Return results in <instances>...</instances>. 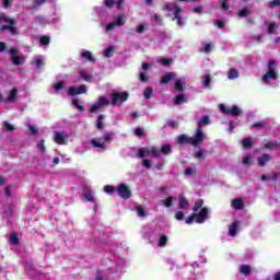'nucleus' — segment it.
<instances>
[{
  "label": "nucleus",
  "instance_id": "48",
  "mask_svg": "<svg viewBox=\"0 0 280 280\" xmlns=\"http://www.w3.org/2000/svg\"><path fill=\"white\" fill-rule=\"evenodd\" d=\"M205 89H211V75L207 74L203 80Z\"/></svg>",
  "mask_w": 280,
  "mask_h": 280
},
{
  "label": "nucleus",
  "instance_id": "13",
  "mask_svg": "<svg viewBox=\"0 0 280 280\" xmlns=\"http://www.w3.org/2000/svg\"><path fill=\"white\" fill-rule=\"evenodd\" d=\"M19 95V90H16V88H13L8 97L5 100H3L4 103H8L10 102L11 104H14V102H16V97Z\"/></svg>",
  "mask_w": 280,
  "mask_h": 280
},
{
  "label": "nucleus",
  "instance_id": "7",
  "mask_svg": "<svg viewBox=\"0 0 280 280\" xmlns=\"http://www.w3.org/2000/svg\"><path fill=\"white\" fill-rule=\"evenodd\" d=\"M9 54L11 56L12 65H14V67H21V65H23L21 57H19V49L10 48Z\"/></svg>",
  "mask_w": 280,
  "mask_h": 280
},
{
  "label": "nucleus",
  "instance_id": "6",
  "mask_svg": "<svg viewBox=\"0 0 280 280\" xmlns=\"http://www.w3.org/2000/svg\"><path fill=\"white\" fill-rule=\"evenodd\" d=\"M88 91L86 86L84 84H81L79 85L78 88L77 86H70L68 89V95L70 97H75V95H82V94H85Z\"/></svg>",
  "mask_w": 280,
  "mask_h": 280
},
{
  "label": "nucleus",
  "instance_id": "39",
  "mask_svg": "<svg viewBox=\"0 0 280 280\" xmlns=\"http://www.w3.org/2000/svg\"><path fill=\"white\" fill-rule=\"evenodd\" d=\"M183 12V9L178 5L174 7V19L173 21H176L177 19H183V16H180V13Z\"/></svg>",
  "mask_w": 280,
  "mask_h": 280
},
{
  "label": "nucleus",
  "instance_id": "63",
  "mask_svg": "<svg viewBox=\"0 0 280 280\" xmlns=\"http://www.w3.org/2000/svg\"><path fill=\"white\" fill-rule=\"evenodd\" d=\"M37 149L42 152H45V140H39V142L37 143Z\"/></svg>",
  "mask_w": 280,
  "mask_h": 280
},
{
  "label": "nucleus",
  "instance_id": "53",
  "mask_svg": "<svg viewBox=\"0 0 280 280\" xmlns=\"http://www.w3.org/2000/svg\"><path fill=\"white\" fill-rule=\"evenodd\" d=\"M55 91H62L65 89V81H59L54 85Z\"/></svg>",
  "mask_w": 280,
  "mask_h": 280
},
{
  "label": "nucleus",
  "instance_id": "46",
  "mask_svg": "<svg viewBox=\"0 0 280 280\" xmlns=\"http://www.w3.org/2000/svg\"><path fill=\"white\" fill-rule=\"evenodd\" d=\"M139 80H140V82L148 83V82H150V77H148V74L145 72H140Z\"/></svg>",
  "mask_w": 280,
  "mask_h": 280
},
{
  "label": "nucleus",
  "instance_id": "36",
  "mask_svg": "<svg viewBox=\"0 0 280 280\" xmlns=\"http://www.w3.org/2000/svg\"><path fill=\"white\" fill-rule=\"evenodd\" d=\"M2 127L4 128V130H5L7 132H14V131L16 130V128H14L13 125L10 124L8 120H4V121L2 122Z\"/></svg>",
  "mask_w": 280,
  "mask_h": 280
},
{
  "label": "nucleus",
  "instance_id": "64",
  "mask_svg": "<svg viewBox=\"0 0 280 280\" xmlns=\"http://www.w3.org/2000/svg\"><path fill=\"white\" fill-rule=\"evenodd\" d=\"M170 128H178V120H168Z\"/></svg>",
  "mask_w": 280,
  "mask_h": 280
},
{
  "label": "nucleus",
  "instance_id": "28",
  "mask_svg": "<svg viewBox=\"0 0 280 280\" xmlns=\"http://www.w3.org/2000/svg\"><path fill=\"white\" fill-rule=\"evenodd\" d=\"M150 154V149L148 147H142L138 150V158L139 159H145Z\"/></svg>",
  "mask_w": 280,
  "mask_h": 280
},
{
  "label": "nucleus",
  "instance_id": "21",
  "mask_svg": "<svg viewBox=\"0 0 280 280\" xmlns=\"http://www.w3.org/2000/svg\"><path fill=\"white\" fill-rule=\"evenodd\" d=\"M178 200V209H187V207H189V200H187L184 195H179Z\"/></svg>",
  "mask_w": 280,
  "mask_h": 280
},
{
  "label": "nucleus",
  "instance_id": "9",
  "mask_svg": "<svg viewBox=\"0 0 280 280\" xmlns=\"http://www.w3.org/2000/svg\"><path fill=\"white\" fill-rule=\"evenodd\" d=\"M177 143L178 145H194V138L185 133H182L177 138Z\"/></svg>",
  "mask_w": 280,
  "mask_h": 280
},
{
  "label": "nucleus",
  "instance_id": "19",
  "mask_svg": "<svg viewBox=\"0 0 280 280\" xmlns=\"http://www.w3.org/2000/svg\"><path fill=\"white\" fill-rule=\"evenodd\" d=\"M174 89H175V91H177L178 93L185 92V91H186V88H185V80L177 79V80L175 81Z\"/></svg>",
  "mask_w": 280,
  "mask_h": 280
},
{
  "label": "nucleus",
  "instance_id": "35",
  "mask_svg": "<svg viewBox=\"0 0 280 280\" xmlns=\"http://www.w3.org/2000/svg\"><path fill=\"white\" fill-rule=\"evenodd\" d=\"M149 154H151V156L154 159H159V156H161V150H159L156 147H151L149 149Z\"/></svg>",
  "mask_w": 280,
  "mask_h": 280
},
{
  "label": "nucleus",
  "instance_id": "60",
  "mask_svg": "<svg viewBox=\"0 0 280 280\" xmlns=\"http://www.w3.org/2000/svg\"><path fill=\"white\" fill-rule=\"evenodd\" d=\"M103 139H104L105 143H110L113 141V133H105L103 136Z\"/></svg>",
  "mask_w": 280,
  "mask_h": 280
},
{
  "label": "nucleus",
  "instance_id": "52",
  "mask_svg": "<svg viewBox=\"0 0 280 280\" xmlns=\"http://www.w3.org/2000/svg\"><path fill=\"white\" fill-rule=\"evenodd\" d=\"M248 14H250V11L248 9H242L240 12H238V16L241 19H244L246 16H248Z\"/></svg>",
  "mask_w": 280,
  "mask_h": 280
},
{
  "label": "nucleus",
  "instance_id": "58",
  "mask_svg": "<svg viewBox=\"0 0 280 280\" xmlns=\"http://www.w3.org/2000/svg\"><path fill=\"white\" fill-rule=\"evenodd\" d=\"M126 24V21H124V18H121V16H118L117 19H116V21L114 22V25L115 26H121V25H125Z\"/></svg>",
  "mask_w": 280,
  "mask_h": 280
},
{
  "label": "nucleus",
  "instance_id": "32",
  "mask_svg": "<svg viewBox=\"0 0 280 280\" xmlns=\"http://www.w3.org/2000/svg\"><path fill=\"white\" fill-rule=\"evenodd\" d=\"M160 152H161L164 156H167V154H172V145H171V144H164V145H162Z\"/></svg>",
  "mask_w": 280,
  "mask_h": 280
},
{
  "label": "nucleus",
  "instance_id": "20",
  "mask_svg": "<svg viewBox=\"0 0 280 280\" xmlns=\"http://www.w3.org/2000/svg\"><path fill=\"white\" fill-rule=\"evenodd\" d=\"M270 161V154L265 153L258 158V165L259 167H266V164Z\"/></svg>",
  "mask_w": 280,
  "mask_h": 280
},
{
  "label": "nucleus",
  "instance_id": "23",
  "mask_svg": "<svg viewBox=\"0 0 280 280\" xmlns=\"http://www.w3.org/2000/svg\"><path fill=\"white\" fill-rule=\"evenodd\" d=\"M43 3H47V0H34L32 7H27V10H33V12H36Z\"/></svg>",
  "mask_w": 280,
  "mask_h": 280
},
{
  "label": "nucleus",
  "instance_id": "16",
  "mask_svg": "<svg viewBox=\"0 0 280 280\" xmlns=\"http://www.w3.org/2000/svg\"><path fill=\"white\" fill-rule=\"evenodd\" d=\"M173 104L175 106H180L187 104V96L185 94H178L173 98Z\"/></svg>",
  "mask_w": 280,
  "mask_h": 280
},
{
  "label": "nucleus",
  "instance_id": "49",
  "mask_svg": "<svg viewBox=\"0 0 280 280\" xmlns=\"http://www.w3.org/2000/svg\"><path fill=\"white\" fill-rule=\"evenodd\" d=\"M229 1L230 0H221V10H224V12H226L231 9Z\"/></svg>",
  "mask_w": 280,
  "mask_h": 280
},
{
  "label": "nucleus",
  "instance_id": "4",
  "mask_svg": "<svg viewBox=\"0 0 280 280\" xmlns=\"http://www.w3.org/2000/svg\"><path fill=\"white\" fill-rule=\"evenodd\" d=\"M116 191L119 198H122V200L132 198V190H130V187H128L126 184H119L116 188Z\"/></svg>",
  "mask_w": 280,
  "mask_h": 280
},
{
  "label": "nucleus",
  "instance_id": "55",
  "mask_svg": "<svg viewBox=\"0 0 280 280\" xmlns=\"http://www.w3.org/2000/svg\"><path fill=\"white\" fill-rule=\"evenodd\" d=\"M160 62L163 65V67H170V65H172V59L162 58V59H160Z\"/></svg>",
  "mask_w": 280,
  "mask_h": 280
},
{
  "label": "nucleus",
  "instance_id": "25",
  "mask_svg": "<svg viewBox=\"0 0 280 280\" xmlns=\"http://www.w3.org/2000/svg\"><path fill=\"white\" fill-rule=\"evenodd\" d=\"M209 124H211V118H209V116H202L197 126L198 128H202V126H209Z\"/></svg>",
  "mask_w": 280,
  "mask_h": 280
},
{
  "label": "nucleus",
  "instance_id": "14",
  "mask_svg": "<svg viewBox=\"0 0 280 280\" xmlns=\"http://www.w3.org/2000/svg\"><path fill=\"white\" fill-rule=\"evenodd\" d=\"M83 197L88 202H95V198H93V190L89 186H83Z\"/></svg>",
  "mask_w": 280,
  "mask_h": 280
},
{
  "label": "nucleus",
  "instance_id": "15",
  "mask_svg": "<svg viewBox=\"0 0 280 280\" xmlns=\"http://www.w3.org/2000/svg\"><path fill=\"white\" fill-rule=\"evenodd\" d=\"M81 58H84L86 62H91L92 65H95L96 59L93 57V52L91 50H84L80 54Z\"/></svg>",
  "mask_w": 280,
  "mask_h": 280
},
{
  "label": "nucleus",
  "instance_id": "41",
  "mask_svg": "<svg viewBox=\"0 0 280 280\" xmlns=\"http://www.w3.org/2000/svg\"><path fill=\"white\" fill-rule=\"evenodd\" d=\"M136 211L139 218H145V215H148L145 214V209L142 206H137Z\"/></svg>",
  "mask_w": 280,
  "mask_h": 280
},
{
  "label": "nucleus",
  "instance_id": "42",
  "mask_svg": "<svg viewBox=\"0 0 280 280\" xmlns=\"http://www.w3.org/2000/svg\"><path fill=\"white\" fill-rule=\"evenodd\" d=\"M97 103L101 106H110V101H108V98H106L104 96H100Z\"/></svg>",
  "mask_w": 280,
  "mask_h": 280
},
{
  "label": "nucleus",
  "instance_id": "43",
  "mask_svg": "<svg viewBox=\"0 0 280 280\" xmlns=\"http://www.w3.org/2000/svg\"><path fill=\"white\" fill-rule=\"evenodd\" d=\"M152 93H153V89L152 86H148L145 90H144V100H150L152 97Z\"/></svg>",
  "mask_w": 280,
  "mask_h": 280
},
{
  "label": "nucleus",
  "instance_id": "59",
  "mask_svg": "<svg viewBox=\"0 0 280 280\" xmlns=\"http://www.w3.org/2000/svg\"><path fill=\"white\" fill-rule=\"evenodd\" d=\"M195 159H199L200 161H205L206 156H205V153H202V150H199L195 153Z\"/></svg>",
  "mask_w": 280,
  "mask_h": 280
},
{
  "label": "nucleus",
  "instance_id": "10",
  "mask_svg": "<svg viewBox=\"0 0 280 280\" xmlns=\"http://www.w3.org/2000/svg\"><path fill=\"white\" fill-rule=\"evenodd\" d=\"M207 215H209V209L208 208H201L199 213H196L197 224H205V221L207 220Z\"/></svg>",
  "mask_w": 280,
  "mask_h": 280
},
{
  "label": "nucleus",
  "instance_id": "51",
  "mask_svg": "<svg viewBox=\"0 0 280 280\" xmlns=\"http://www.w3.org/2000/svg\"><path fill=\"white\" fill-rule=\"evenodd\" d=\"M277 27H279L277 24L270 23L267 28V34H275V30H277Z\"/></svg>",
  "mask_w": 280,
  "mask_h": 280
},
{
  "label": "nucleus",
  "instance_id": "56",
  "mask_svg": "<svg viewBox=\"0 0 280 280\" xmlns=\"http://www.w3.org/2000/svg\"><path fill=\"white\" fill-rule=\"evenodd\" d=\"M102 108V106L98 103H95L91 106L90 113H97Z\"/></svg>",
  "mask_w": 280,
  "mask_h": 280
},
{
  "label": "nucleus",
  "instance_id": "62",
  "mask_svg": "<svg viewBox=\"0 0 280 280\" xmlns=\"http://www.w3.org/2000/svg\"><path fill=\"white\" fill-rule=\"evenodd\" d=\"M115 3H117V1H115V0H104V5L106 8H113L115 5Z\"/></svg>",
  "mask_w": 280,
  "mask_h": 280
},
{
  "label": "nucleus",
  "instance_id": "34",
  "mask_svg": "<svg viewBox=\"0 0 280 280\" xmlns=\"http://www.w3.org/2000/svg\"><path fill=\"white\" fill-rule=\"evenodd\" d=\"M167 235H161L158 242V246L160 248H165V246H167Z\"/></svg>",
  "mask_w": 280,
  "mask_h": 280
},
{
  "label": "nucleus",
  "instance_id": "37",
  "mask_svg": "<svg viewBox=\"0 0 280 280\" xmlns=\"http://www.w3.org/2000/svg\"><path fill=\"white\" fill-rule=\"evenodd\" d=\"M240 72L237 71V69L231 68L229 73H228V78L229 80H235L236 78H238Z\"/></svg>",
  "mask_w": 280,
  "mask_h": 280
},
{
  "label": "nucleus",
  "instance_id": "40",
  "mask_svg": "<svg viewBox=\"0 0 280 280\" xmlns=\"http://www.w3.org/2000/svg\"><path fill=\"white\" fill-rule=\"evenodd\" d=\"M103 191L105 194H115V191H117V188H115V186L105 185Z\"/></svg>",
  "mask_w": 280,
  "mask_h": 280
},
{
  "label": "nucleus",
  "instance_id": "26",
  "mask_svg": "<svg viewBox=\"0 0 280 280\" xmlns=\"http://www.w3.org/2000/svg\"><path fill=\"white\" fill-rule=\"evenodd\" d=\"M80 78L84 80V82H93L95 80L93 74H89L86 71H81Z\"/></svg>",
  "mask_w": 280,
  "mask_h": 280
},
{
  "label": "nucleus",
  "instance_id": "18",
  "mask_svg": "<svg viewBox=\"0 0 280 280\" xmlns=\"http://www.w3.org/2000/svg\"><path fill=\"white\" fill-rule=\"evenodd\" d=\"M240 228V221H234L230 226H229V235L230 237H235L237 235V229Z\"/></svg>",
  "mask_w": 280,
  "mask_h": 280
},
{
  "label": "nucleus",
  "instance_id": "33",
  "mask_svg": "<svg viewBox=\"0 0 280 280\" xmlns=\"http://www.w3.org/2000/svg\"><path fill=\"white\" fill-rule=\"evenodd\" d=\"M114 54H115V47L109 46V47H107V48L104 50L103 56H104L105 58H113Z\"/></svg>",
  "mask_w": 280,
  "mask_h": 280
},
{
  "label": "nucleus",
  "instance_id": "27",
  "mask_svg": "<svg viewBox=\"0 0 280 280\" xmlns=\"http://www.w3.org/2000/svg\"><path fill=\"white\" fill-rule=\"evenodd\" d=\"M240 272H241V275H245V277H248V275H250V272H253V269H250V266H248V265H241Z\"/></svg>",
  "mask_w": 280,
  "mask_h": 280
},
{
  "label": "nucleus",
  "instance_id": "11",
  "mask_svg": "<svg viewBox=\"0 0 280 280\" xmlns=\"http://www.w3.org/2000/svg\"><path fill=\"white\" fill-rule=\"evenodd\" d=\"M232 209H235V211H244V199L242 198H235L231 202Z\"/></svg>",
  "mask_w": 280,
  "mask_h": 280
},
{
  "label": "nucleus",
  "instance_id": "54",
  "mask_svg": "<svg viewBox=\"0 0 280 280\" xmlns=\"http://www.w3.org/2000/svg\"><path fill=\"white\" fill-rule=\"evenodd\" d=\"M269 8L272 10L275 8H280V0H272L269 2Z\"/></svg>",
  "mask_w": 280,
  "mask_h": 280
},
{
  "label": "nucleus",
  "instance_id": "38",
  "mask_svg": "<svg viewBox=\"0 0 280 280\" xmlns=\"http://www.w3.org/2000/svg\"><path fill=\"white\" fill-rule=\"evenodd\" d=\"M202 205H205V200H202V199L197 200L192 208L194 213H198V211H200V209H202Z\"/></svg>",
  "mask_w": 280,
  "mask_h": 280
},
{
  "label": "nucleus",
  "instance_id": "5",
  "mask_svg": "<svg viewBox=\"0 0 280 280\" xmlns=\"http://www.w3.org/2000/svg\"><path fill=\"white\" fill-rule=\"evenodd\" d=\"M54 141L57 145H67V143H69V136L65 131H56Z\"/></svg>",
  "mask_w": 280,
  "mask_h": 280
},
{
  "label": "nucleus",
  "instance_id": "1",
  "mask_svg": "<svg viewBox=\"0 0 280 280\" xmlns=\"http://www.w3.org/2000/svg\"><path fill=\"white\" fill-rule=\"evenodd\" d=\"M267 69V73L262 75V82L266 84H268L270 80H277V71H275L277 69V61L275 59L269 60Z\"/></svg>",
  "mask_w": 280,
  "mask_h": 280
},
{
  "label": "nucleus",
  "instance_id": "17",
  "mask_svg": "<svg viewBox=\"0 0 280 280\" xmlns=\"http://www.w3.org/2000/svg\"><path fill=\"white\" fill-rule=\"evenodd\" d=\"M1 23H9V25H16V20L14 18H8L5 13H0V25Z\"/></svg>",
  "mask_w": 280,
  "mask_h": 280
},
{
  "label": "nucleus",
  "instance_id": "61",
  "mask_svg": "<svg viewBox=\"0 0 280 280\" xmlns=\"http://www.w3.org/2000/svg\"><path fill=\"white\" fill-rule=\"evenodd\" d=\"M194 220H196V212L191 213L187 219H186V224H194Z\"/></svg>",
  "mask_w": 280,
  "mask_h": 280
},
{
  "label": "nucleus",
  "instance_id": "29",
  "mask_svg": "<svg viewBox=\"0 0 280 280\" xmlns=\"http://www.w3.org/2000/svg\"><path fill=\"white\" fill-rule=\"evenodd\" d=\"M91 144L93 145V148H98L101 150H106V142H100L96 139H92Z\"/></svg>",
  "mask_w": 280,
  "mask_h": 280
},
{
  "label": "nucleus",
  "instance_id": "8",
  "mask_svg": "<svg viewBox=\"0 0 280 280\" xmlns=\"http://www.w3.org/2000/svg\"><path fill=\"white\" fill-rule=\"evenodd\" d=\"M202 141H205V133L202 132V129L198 127L195 133V138H192L194 148H198Z\"/></svg>",
  "mask_w": 280,
  "mask_h": 280
},
{
  "label": "nucleus",
  "instance_id": "3",
  "mask_svg": "<svg viewBox=\"0 0 280 280\" xmlns=\"http://www.w3.org/2000/svg\"><path fill=\"white\" fill-rule=\"evenodd\" d=\"M128 97H130V94L128 92H116L112 94V101L110 104L112 106H121L124 102H128Z\"/></svg>",
  "mask_w": 280,
  "mask_h": 280
},
{
  "label": "nucleus",
  "instance_id": "22",
  "mask_svg": "<svg viewBox=\"0 0 280 280\" xmlns=\"http://www.w3.org/2000/svg\"><path fill=\"white\" fill-rule=\"evenodd\" d=\"M104 119H106V116H104V114L98 115L97 121L95 125L96 130H104V128H105Z\"/></svg>",
  "mask_w": 280,
  "mask_h": 280
},
{
  "label": "nucleus",
  "instance_id": "12",
  "mask_svg": "<svg viewBox=\"0 0 280 280\" xmlns=\"http://www.w3.org/2000/svg\"><path fill=\"white\" fill-rule=\"evenodd\" d=\"M176 77V72H166L163 77H161L160 84H170V82L175 80Z\"/></svg>",
  "mask_w": 280,
  "mask_h": 280
},
{
  "label": "nucleus",
  "instance_id": "2",
  "mask_svg": "<svg viewBox=\"0 0 280 280\" xmlns=\"http://www.w3.org/2000/svg\"><path fill=\"white\" fill-rule=\"evenodd\" d=\"M219 109L223 113V115H230L231 117H240L243 115L242 109L237 107V105L226 107V105L220 104Z\"/></svg>",
  "mask_w": 280,
  "mask_h": 280
},
{
  "label": "nucleus",
  "instance_id": "44",
  "mask_svg": "<svg viewBox=\"0 0 280 280\" xmlns=\"http://www.w3.org/2000/svg\"><path fill=\"white\" fill-rule=\"evenodd\" d=\"M243 148H253V139L250 138H244L242 140Z\"/></svg>",
  "mask_w": 280,
  "mask_h": 280
},
{
  "label": "nucleus",
  "instance_id": "24",
  "mask_svg": "<svg viewBox=\"0 0 280 280\" xmlns=\"http://www.w3.org/2000/svg\"><path fill=\"white\" fill-rule=\"evenodd\" d=\"M5 31H10V33L13 34V36H15L16 34V27H14V25L12 24H4L0 27V32H5Z\"/></svg>",
  "mask_w": 280,
  "mask_h": 280
},
{
  "label": "nucleus",
  "instance_id": "30",
  "mask_svg": "<svg viewBox=\"0 0 280 280\" xmlns=\"http://www.w3.org/2000/svg\"><path fill=\"white\" fill-rule=\"evenodd\" d=\"M9 242H11V244H13L14 246H19V244H21V240H19V234L12 233L9 236Z\"/></svg>",
  "mask_w": 280,
  "mask_h": 280
},
{
  "label": "nucleus",
  "instance_id": "47",
  "mask_svg": "<svg viewBox=\"0 0 280 280\" xmlns=\"http://www.w3.org/2000/svg\"><path fill=\"white\" fill-rule=\"evenodd\" d=\"M72 104L74 107L78 108V110H80L81 113H84V105H80V103L78 102V98H73L72 100Z\"/></svg>",
  "mask_w": 280,
  "mask_h": 280
},
{
  "label": "nucleus",
  "instance_id": "57",
  "mask_svg": "<svg viewBox=\"0 0 280 280\" xmlns=\"http://www.w3.org/2000/svg\"><path fill=\"white\" fill-rule=\"evenodd\" d=\"M261 180H277V173L273 176L261 175Z\"/></svg>",
  "mask_w": 280,
  "mask_h": 280
},
{
  "label": "nucleus",
  "instance_id": "45",
  "mask_svg": "<svg viewBox=\"0 0 280 280\" xmlns=\"http://www.w3.org/2000/svg\"><path fill=\"white\" fill-rule=\"evenodd\" d=\"M49 43H51V39L49 38V36H42L39 38V45L42 46H47L49 45Z\"/></svg>",
  "mask_w": 280,
  "mask_h": 280
},
{
  "label": "nucleus",
  "instance_id": "31",
  "mask_svg": "<svg viewBox=\"0 0 280 280\" xmlns=\"http://www.w3.org/2000/svg\"><path fill=\"white\" fill-rule=\"evenodd\" d=\"M174 202H176V198L174 197H167L166 199L163 200V205L167 209H170V207H174Z\"/></svg>",
  "mask_w": 280,
  "mask_h": 280
},
{
  "label": "nucleus",
  "instance_id": "50",
  "mask_svg": "<svg viewBox=\"0 0 280 280\" xmlns=\"http://www.w3.org/2000/svg\"><path fill=\"white\" fill-rule=\"evenodd\" d=\"M280 147V143L278 142V141H275V142H267L266 144H265V148L267 149V150H270V149H272V148H279Z\"/></svg>",
  "mask_w": 280,
  "mask_h": 280
}]
</instances>
